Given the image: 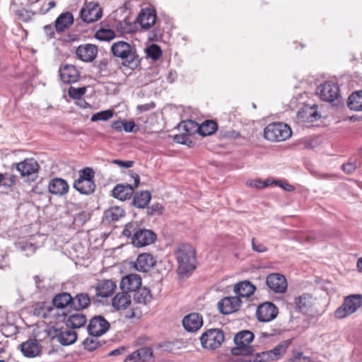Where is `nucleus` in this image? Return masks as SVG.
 I'll use <instances>...</instances> for the list:
<instances>
[{
  "mask_svg": "<svg viewBox=\"0 0 362 362\" xmlns=\"http://www.w3.org/2000/svg\"><path fill=\"white\" fill-rule=\"evenodd\" d=\"M122 234L131 239L132 244L136 247H142L153 244L156 238V234L151 230L146 229L137 222L128 223Z\"/></svg>",
  "mask_w": 362,
  "mask_h": 362,
  "instance_id": "obj_1",
  "label": "nucleus"
},
{
  "mask_svg": "<svg viewBox=\"0 0 362 362\" xmlns=\"http://www.w3.org/2000/svg\"><path fill=\"white\" fill-rule=\"evenodd\" d=\"M116 288L115 283L109 279H104L95 286V295L97 297L107 298L110 296Z\"/></svg>",
  "mask_w": 362,
  "mask_h": 362,
  "instance_id": "obj_27",
  "label": "nucleus"
},
{
  "mask_svg": "<svg viewBox=\"0 0 362 362\" xmlns=\"http://www.w3.org/2000/svg\"><path fill=\"white\" fill-rule=\"evenodd\" d=\"M279 182V180H270V179H266L264 181H262L260 180H254L250 182L249 185L252 187H255L257 189H263L265 187H267L270 186L271 185H274V183Z\"/></svg>",
  "mask_w": 362,
  "mask_h": 362,
  "instance_id": "obj_46",
  "label": "nucleus"
},
{
  "mask_svg": "<svg viewBox=\"0 0 362 362\" xmlns=\"http://www.w3.org/2000/svg\"><path fill=\"white\" fill-rule=\"evenodd\" d=\"M146 53L148 57L153 60H157L160 57L162 50L158 45L152 44L146 49Z\"/></svg>",
  "mask_w": 362,
  "mask_h": 362,
  "instance_id": "obj_45",
  "label": "nucleus"
},
{
  "mask_svg": "<svg viewBox=\"0 0 362 362\" xmlns=\"http://www.w3.org/2000/svg\"><path fill=\"white\" fill-rule=\"evenodd\" d=\"M76 54L80 60L91 62L97 57L98 47L92 44L81 45L77 47Z\"/></svg>",
  "mask_w": 362,
  "mask_h": 362,
  "instance_id": "obj_20",
  "label": "nucleus"
},
{
  "mask_svg": "<svg viewBox=\"0 0 362 362\" xmlns=\"http://www.w3.org/2000/svg\"><path fill=\"white\" fill-rule=\"evenodd\" d=\"M112 116L113 111L112 110H107L93 114L91 116L90 120L92 122L106 121L111 118Z\"/></svg>",
  "mask_w": 362,
  "mask_h": 362,
  "instance_id": "obj_47",
  "label": "nucleus"
},
{
  "mask_svg": "<svg viewBox=\"0 0 362 362\" xmlns=\"http://www.w3.org/2000/svg\"><path fill=\"white\" fill-rule=\"evenodd\" d=\"M241 300L238 296L225 297L218 303V308L223 315H228L239 310Z\"/></svg>",
  "mask_w": 362,
  "mask_h": 362,
  "instance_id": "obj_17",
  "label": "nucleus"
},
{
  "mask_svg": "<svg viewBox=\"0 0 362 362\" xmlns=\"http://www.w3.org/2000/svg\"><path fill=\"white\" fill-rule=\"evenodd\" d=\"M151 199V193L148 191H141L134 194L132 204L139 209L146 208Z\"/></svg>",
  "mask_w": 362,
  "mask_h": 362,
  "instance_id": "obj_36",
  "label": "nucleus"
},
{
  "mask_svg": "<svg viewBox=\"0 0 362 362\" xmlns=\"http://www.w3.org/2000/svg\"><path fill=\"white\" fill-rule=\"evenodd\" d=\"M95 172L93 168L86 167L79 171V180L94 181Z\"/></svg>",
  "mask_w": 362,
  "mask_h": 362,
  "instance_id": "obj_51",
  "label": "nucleus"
},
{
  "mask_svg": "<svg viewBox=\"0 0 362 362\" xmlns=\"http://www.w3.org/2000/svg\"><path fill=\"white\" fill-rule=\"evenodd\" d=\"M288 362H313L310 357L305 356L302 352L294 354Z\"/></svg>",
  "mask_w": 362,
  "mask_h": 362,
  "instance_id": "obj_56",
  "label": "nucleus"
},
{
  "mask_svg": "<svg viewBox=\"0 0 362 362\" xmlns=\"http://www.w3.org/2000/svg\"><path fill=\"white\" fill-rule=\"evenodd\" d=\"M278 314L277 307L272 302H265L259 305L256 311V316L259 321L267 322L273 320Z\"/></svg>",
  "mask_w": 362,
  "mask_h": 362,
  "instance_id": "obj_15",
  "label": "nucleus"
},
{
  "mask_svg": "<svg viewBox=\"0 0 362 362\" xmlns=\"http://www.w3.org/2000/svg\"><path fill=\"white\" fill-rule=\"evenodd\" d=\"M177 262V273L180 275L187 276L196 268V252L190 245H181L175 252Z\"/></svg>",
  "mask_w": 362,
  "mask_h": 362,
  "instance_id": "obj_3",
  "label": "nucleus"
},
{
  "mask_svg": "<svg viewBox=\"0 0 362 362\" xmlns=\"http://www.w3.org/2000/svg\"><path fill=\"white\" fill-rule=\"evenodd\" d=\"M266 284L270 290L275 293H284L287 288V282L284 276L272 273L266 278Z\"/></svg>",
  "mask_w": 362,
  "mask_h": 362,
  "instance_id": "obj_16",
  "label": "nucleus"
},
{
  "mask_svg": "<svg viewBox=\"0 0 362 362\" xmlns=\"http://www.w3.org/2000/svg\"><path fill=\"white\" fill-rule=\"evenodd\" d=\"M28 2L30 5H33V7L30 9H25L21 14L25 21L31 19L35 15L45 14L50 9L56 6V2L54 1H50L48 3V7L46 8H44L45 0H28Z\"/></svg>",
  "mask_w": 362,
  "mask_h": 362,
  "instance_id": "obj_12",
  "label": "nucleus"
},
{
  "mask_svg": "<svg viewBox=\"0 0 362 362\" xmlns=\"http://www.w3.org/2000/svg\"><path fill=\"white\" fill-rule=\"evenodd\" d=\"M116 34L114 30L107 28H100L95 32V37L100 41H110L114 39Z\"/></svg>",
  "mask_w": 362,
  "mask_h": 362,
  "instance_id": "obj_42",
  "label": "nucleus"
},
{
  "mask_svg": "<svg viewBox=\"0 0 362 362\" xmlns=\"http://www.w3.org/2000/svg\"><path fill=\"white\" fill-rule=\"evenodd\" d=\"M73 187L81 194L90 195L95 192L96 185L95 181L78 178L74 181Z\"/></svg>",
  "mask_w": 362,
  "mask_h": 362,
  "instance_id": "obj_31",
  "label": "nucleus"
},
{
  "mask_svg": "<svg viewBox=\"0 0 362 362\" xmlns=\"http://www.w3.org/2000/svg\"><path fill=\"white\" fill-rule=\"evenodd\" d=\"M250 358H238L233 360H231V362H262V361H257V354H255V356L250 355Z\"/></svg>",
  "mask_w": 362,
  "mask_h": 362,
  "instance_id": "obj_64",
  "label": "nucleus"
},
{
  "mask_svg": "<svg viewBox=\"0 0 362 362\" xmlns=\"http://www.w3.org/2000/svg\"><path fill=\"white\" fill-rule=\"evenodd\" d=\"M83 21L90 23L99 20L103 16V10L97 2H88L86 0L83 7L80 11Z\"/></svg>",
  "mask_w": 362,
  "mask_h": 362,
  "instance_id": "obj_13",
  "label": "nucleus"
},
{
  "mask_svg": "<svg viewBox=\"0 0 362 362\" xmlns=\"http://www.w3.org/2000/svg\"><path fill=\"white\" fill-rule=\"evenodd\" d=\"M71 308L75 311H82L88 308L91 303V298L87 293H79L72 296Z\"/></svg>",
  "mask_w": 362,
  "mask_h": 362,
  "instance_id": "obj_30",
  "label": "nucleus"
},
{
  "mask_svg": "<svg viewBox=\"0 0 362 362\" xmlns=\"http://www.w3.org/2000/svg\"><path fill=\"white\" fill-rule=\"evenodd\" d=\"M4 178H2V187L6 189H11L13 186L16 185L18 180V177L10 173H2Z\"/></svg>",
  "mask_w": 362,
  "mask_h": 362,
  "instance_id": "obj_44",
  "label": "nucleus"
},
{
  "mask_svg": "<svg viewBox=\"0 0 362 362\" xmlns=\"http://www.w3.org/2000/svg\"><path fill=\"white\" fill-rule=\"evenodd\" d=\"M83 345L85 349L88 351H93L97 348L100 346L102 344L97 338L88 337L83 341Z\"/></svg>",
  "mask_w": 362,
  "mask_h": 362,
  "instance_id": "obj_48",
  "label": "nucleus"
},
{
  "mask_svg": "<svg viewBox=\"0 0 362 362\" xmlns=\"http://www.w3.org/2000/svg\"><path fill=\"white\" fill-rule=\"evenodd\" d=\"M72 296L69 293L62 292L56 294L52 298V304L57 308L63 309L66 306L71 308Z\"/></svg>",
  "mask_w": 362,
  "mask_h": 362,
  "instance_id": "obj_34",
  "label": "nucleus"
},
{
  "mask_svg": "<svg viewBox=\"0 0 362 362\" xmlns=\"http://www.w3.org/2000/svg\"><path fill=\"white\" fill-rule=\"evenodd\" d=\"M134 292V300L139 303L146 304L151 300L152 296L151 291L147 288L140 287L139 289Z\"/></svg>",
  "mask_w": 362,
  "mask_h": 362,
  "instance_id": "obj_41",
  "label": "nucleus"
},
{
  "mask_svg": "<svg viewBox=\"0 0 362 362\" xmlns=\"http://www.w3.org/2000/svg\"><path fill=\"white\" fill-rule=\"evenodd\" d=\"M318 91L320 98L327 102H333L340 96L338 84L332 81H325L321 84Z\"/></svg>",
  "mask_w": 362,
  "mask_h": 362,
  "instance_id": "obj_14",
  "label": "nucleus"
},
{
  "mask_svg": "<svg viewBox=\"0 0 362 362\" xmlns=\"http://www.w3.org/2000/svg\"><path fill=\"white\" fill-rule=\"evenodd\" d=\"M18 247L22 251L28 252L27 255L35 253L37 249V247L33 243L27 241H21L18 243Z\"/></svg>",
  "mask_w": 362,
  "mask_h": 362,
  "instance_id": "obj_53",
  "label": "nucleus"
},
{
  "mask_svg": "<svg viewBox=\"0 0 362 362\" xmlns=\"http://www.w3.org/2000/svg\"><path fill=\"white\" fill-rule=\"evenodd\" d=\"M139 361L141 362H153V354L151 347H141L137 350Z\"/></svg>",
  "mask_w": 362,
  "mask_h": 362,
  "instance_id": "obj_43",
  "label": "nucleus"
},
{
  "mask_svg": "<svg viewBox=\"0 0 362 362\" xmlns=\"http://www.w3.org/2000/svg\"><path fill=\"white\" fill-rule=\"evenodd\" d=\"M357 168V165L355 163L348 162L347 163L343 164L341 165V169L343 171L348 174H352Z\"/></svg>",
  "mask_w": 362,
  "mask_h": 362,
  "instance_id": "obj_58",
  "label": "nucleus"
},
{
  "mask_svg": "<svg viewBox=\"0 0 362 362\" xmlns=\"http://www.w3.org/2000/svg\"><path fill=\"white\" fill-rule=\"evenodd\" d=\"M86 92V87L74 88L71 86L68 90L69 96L73 99H80Z\"/></svg>",
  "mask_w": 362,
  "mask_h": 362,
  "instance_id": "obj_50",
  "label": "nucleus"
},
{
  "mask_svg": "<svg viewBox=\"0 0 362 362\" xmlns=\"http://www.w3.org/2000/svg\"><path fill=\"white\" fill-rule=\"evenodd\" d=\"M175 140L179 144H186L188 146H189V144L192 143V141L189 140L188 136L186 134L177 135L175 136Z\"/></svg>",
  "mask_w": 362,
  "mask_h": 362,
  "instance_id": "obj_61",
  "label": "nucleus"
},
{
  "mask_svg": "<svg viewBox=\"0 0 362 362\" xmlns=\"http://www.w3.org/2000/svg\"><path fill=\"white\" fill-rule=\"evenodd\" d=\"M64 316L65 324L67 327L71 329H78L85 325L87 319L86 315L81 311L69 312V313H63Z\"/></svg>",
  "mask_w": 362,
  "mask_h": 362,
  "instance_id": "obj_18",
  "label": "nucleus"
},
{
  "mask_svg": "<svg viewBox=\"0 0 362 362\" xmlns=\"http://www.w3.org/2000/svg\"><path fill=\"white\" fill-rule=\"evenodd\" d=\"M255 291V286L249 281H241L234 286V292L238 297H249L254 293Z\"/></svg>",
  "mask_w": 362,
  "mask_h": 362,
  "instance_id": "obj_33",
  "label": "nucleus"
},
{
  "mask_svg": "<svg viewBox=\"0 0 362 362\" xmlns=\"http://www.w3.org/2000/svg\"><path fill=\"white\" fill-rule=\"evenodd\" d=\"M293 340V338L284 340L269 351L257 353L256 361L266 362L279 359L284 355L287 349L292 344Z\"/></svg>",
  "mask_w": 362,
  "mask_h": 362,
  "instance_id": "obj_8",
  "label": "nucleus"
},
{
  "mask_svg": "<svg viewBox=\"0 0 362 362\" xmlns=\"http://www.w3.org/2000/svg\"><path fill=\"white\" fill-rule=\"evenodd\" d=\"M21 173V177H27L28 181H33L37 177L39 169V165L34 159H25L23 161L14 163L12 169L14 168Z\"/></svg>",
  "mask_w": 362,
  "mask_h": 362,
  "instance_id": "obj_10",
  "label": "nucleus"
},
{
  "mask_svg": "<svg viewBox=\"0 0 362 362\" xmlns=\"http://www.w3.org/2000/svg\"><path fill=\"white\" fill-rule=\"evenodd\" d=\"M44 32L49 38H55V33L52 25L44 26Z\"/></svg>",
  "mask_w": 362,
  "mask_h": 362,
  "instance_id": "obj_63",
  "label": "nucleus"
},
{
  "mask_svg": "<svg viewBox=\"0 0 362 362\" xmlns=\"http://www.w3.org/2000/svg\"><path fill=\"white\" fill-rule=\"evenodd\" d=\"M33 309V315L36 317H41L44 319L48 317V313L45 311L46 309V303L45 302H38L36 303L34 305Z\"/></svg>",
  "mask_w": 362,
  "mask_h": 362,
  "instance_id": "obj_49",
  "label": "nucleus"
},
{
  "mask_svg": "<svg viewBox=\"0 0 362 362\" xmlns=\"http://www.w3.org/2000/svg\"><path fill=\"white\" fill-rule=\"evenodd\" d=\"M120 288L125 292L136 291L141 286V278L136 274H131L123 277L120 281Z\"/></svg>",
  "mask_w": 362,
  "mask_h": 362,
  "instance_id": "obj_23",
  "label": "nucleus"
},
{
  "mask_svg": "<svg viewBox=\"0 0 362 362\" xmlns=\"http://www.w3.org/2000/svg\"><path fill=\"white\" fill-rule=\"evenodd\" d=\"M218 129V124L213 120H205L197 128V132L202 136H206L213 134Z\"/></svg>",
  "mask_w": 362,
  "mask_h": 362,
  "instance_id": "obj_39",
  "label": "nucleus"
},
{
  "mask_svg": "<svg viewBox=\"0 0 362 362\" xmlns=\"http://www.w3.org/2000/svg\"><path fill=\"white\" fill-rule=\"evenodd\" d=\"M163 213V207L159 204H154L148 208L147 214L148 216L161 215Z\"/></svg>",
  "mask_w": 362,
  "mask_h": 362,
  "instance_id": "obj_55",
  "label": "nucleus"
},
{
  "mask_svg": "<svg viewBox=\"0 0 362 362\" xmlns=\"http://www.w3.org/2000/svg\"><path fill=\"white\" fill-rule=\"evenodd\" d=\"M156 107V104L153 102L139 105L137 106V110H139L141 112H146L150 110L153 109Z\"/></svg>",
  "mask_w": 362,
  "mask_h": 362,
  "instance_id": "obj_62",
  "label": "nucleus"
},
{
  "mask_svg": "<svg viewBox=\"0 0 362 362\" xmlns=\"http://www.w3.org/2000/svg\"><path fill=\"white\" fill-rule=\"evenodd\" d=\"M199 339L204 349L215 350L219 348L224 341V334L220 329L211 328L203 332Z\"/></svg>",
  "mask_w": 362,
  "mask_h": 362,
  "instance_id": "obj_6",
  "label": "nucleus"
},
{
  "mask_svg": "<svg viewBox=\"0 0 362 362\" xmlns=\"http://www.w3.org/2000/svg\"><path fill=\"white\" fill-rule=\"evenodd\" d=\"M48 188L51 194L63 196L68 192L69 187L65 180L55 177L49 181Z\"/></svg>",
  "mask_w": 362,
  "mask_h": 362,
  "instance_id": "obj_26",
  "label": "nucleus"
},
{
  "mask_svg": "<svg viewBox=\"0 0 362 362\" xmlns=\"http://www.w3.org/2000/svg\"><path fill=\"white\" fill-rule=\"evenodd\" d=\"M110 324L102 315L93 317L87 326V332L89 335L98 337L105 334L110 329Z\"/></svg>",
  "mask_w": 362,
  "mask_h": 362,
  "instance_id": "obj_11",
  "label": "nucleus"
},
{
  "mask_svg": "<svg viewBox=\"0 0 362 362\" xmlns=\"http://www.w3.org/2000/svg\"><path fill=\"white\" fill-rule=\"evenodd\" d=\"M254 339V334L248 330L240 331L237 333L233 339L235 346L231 349V353L235 356L253 355L255 351L250 344Z\"/></svg>",
  "mask_w": 362,
  "mask_h": 362,
  "instance_id": "obj_4",
  "label": "nucleus"
},
{
  "mask_svg": "<svg viewBox=\"0 0 362 362\" xmlns=\"http://www.w3.org/2000/svg\"><path fill=\"white\" fill-rule=\"evenodd\" d=\"M292 134L290 127L283 122L269 124L264 129V138L270 141H282L288 139Z\"/></svg>",
  "mask_w": 362,
  "mask_h": 362,
  "instance_id": "obj_5",
  "label": "nucleus"
},
{
  "mask_svg": "<svg viewBox=\"0 0 362 362\" xmlns=\"http://www.w3.org/2000/svg\"><path fill=\"white\" fill-rule=\"evenodd\" d=\"M156 18V13L154 9L145 8L141 11L136 21L142 28L149 29L155 24Z\"/></svg>",
  "mask_w": 362,
  "mask_h": 362,
  "instance_id": "obj_24",
  "label": "nucleus"
},
{
  "mask_svg": "<svg viewBox=\"0 0 362 362\" xmlns=\"http://www.w3.org/2000/svg\"><path fill=\"white\" fill-rule=\"evenodd\" d=\"M124 214L123 208L117 206H111L105 211V217L110 222L118 221Z\"/></svg>",
  "mask_w": 362,
  "mask_h": 362,
  "instance_id": "obj_40",
  "label": "nucleus"
},
{
  "mask_svg": "<svg viewBox=\"0 0 362 362\" xmlns=\"http://www.w3.org/2000/svg\"><path fill=\"white\" fill-rule=\"evenodd\" d=\"M131 303V296L127 292L122 291L117 293L112 299V306L116 310L125 309Z\"/></svg>",
  "mask_w": 362,
  "mask_h": 362,
  "instance_id": "obj_37",
  "label": "nucleus"
},
{
  "mask_svg": "<svg viewBox=\"0 0 362 362\" xmlns=\"http://www.w3.org/2000/svg\"><path fill=\"white\" fill-rule=\"evenodd\" d=\"M295 305L299 312L306 313L313 305L312 296L304 293L296 298Z\"/></svg>",
  "mask_w": 362,
  "mask_h": 362,
  "instance_id": "obj_35",
  "label": "nucleus"
},
{
  "mask_svg": "<svg viewBox=\"0 0 362 362\" xmlns=\"http://www.w3.org/2000/svg\"><path fill=\"white\" fill-rule=\"evenodd\" d=\"M156 263V258L150 253L140 254L134 262L135 269L141 272H148Z\"/></svg>",
  "mask_w": 362,
  "mask_h": 362,
  "instance_id": "obj_22",
  "label": "nucleus"
},
{
  "mask_svg": "<svg viewBox=\"0 0 362 362\" xmlns=\"http://www.w3.org/2000/svg\"><path fill=\"white\" fill-rule=\"evenodd\" d=\"M55 333V337H57L58 341L63 346H68L74 344L77 339V333L71 329H66L64 331H59L58 329L52 327Z\"/></svg>",
  "mask_w": 362,
  "mask_h": 362,
  "instance_id": "obj_29",
  "label": "nucleus"
},
{
  "mask_svg": "<svg viewBox=\"0 0 362 362\" xmlns=\"http://www.w3.org/2000/svg\"><path fill=\"white\" fill-rule=\"evenodd\" d=\"M347 107L354 111H362V90L352 93L347 100Z\"/></svg>",
  "mask_w": 362,
  "mask_h": 362,
  "instance_id": "obj_38",
  "label": "nucleus"
},
{
  "mask_svg": "<svg viewBox=\"0 0 362 362\" xmlns=\"http://www.w3.org/2000/svg\"><path fill=\"white\" fill-rule=\"evenodd\" d=\"M297 117L303 122H313L320 117L317 110L309 106H305L298 110Z\"/></svg>",
  "mask_w": 362,
  "mask_h": 362,
  "instance_id": "obj_32",
  "label": "nucleus"
},
{
  "mask_svg": "<svg viewBox=\"0 0 362 362\" xmlns=\"http://www.w3.org/2000/svg\"><path fill=\"white\" fill-rule=\"evenodd\" d=\"M90 216L88 213L81 211L75 216L74 223L78 226H83L90 219Z\"/></svg>",
  "mask_w": 362,
  "mask_h": 362,
  "instance_id": "obj_52",
  "label": "nucleus"
},
{
  "mask_svg": "<svg viewBox=\"0 0 362 362\" xmlns=\"http://www.w3.org/2000/svg\"><path fill=\"white\" fill-rule=\"evenodd\" d=\"M182 324L187 332H197L203 325L202 316L198 313H191L183 317Z\"/></svg>",
  "mask_w": 362,
  "mask_h": 362,
  "instance_id": "obj_19",
  "label": "nucleus"
},
{
  "mask_svg": "<svg viewBox=\"0 0 362 362\" xmlns=\"http://www.w3.org/2000/svg\"><path fill=\"white\" fill-rule=\"evenodd\" d=\"M138 129L134 121L127 122L124 120L123 130L126 132H136Z\"/></svg>",
  "mask_w": 362,
  "mask_h": 362,
  "instance_id": "obj_60",
  "label": "nucleus"
},
{
  "mask_svg": "<svg viewBox=\"0 0 362 362\" xmlns=\"http://www.w3.org/2000/svg\"><path fill=\"white\" fill-rule=\"evenodd\" d=\"M199 127V124L193 120H187L184 122L183 129L186 133L192 134L197 132V128Z\"/></svg>",
  "mask_w": 362,
  "mask_h": 362,
  "instance_id": "obj_54",
  "label": "nucleus"
},
{
  "mask_svg": "<svg viewBox=\"0 0 362 362\" xmlns=\"http://www.w3.org/2000/svg\"><path fill=\"white\" fill-rule=\"evenodd\" d=\"M112 54L122 61L124 66L136 68L140 64L139 56L135 45L123 40L117 41L111 45Z\"/></svg>",
  "mask_w": 362,
  "mask_h": 362,
  "instance_id": "obj_2",
  "label": "nucleus"
},
{
  "mask_svg": "<svg viewBox=\"0 0 362 362\" xmlns=\"http://www.w3.org/2000/svg\"><path fill=\"white\" fill-rule=\"evenodd\" d=\"M74 23V16L71 13L66 11L61 13L55 20L54 28L58 33L69 29Z\"/></svg>",
  "mask_w": 362,
  "mask_h": 362,
  "instance_id": "obj_28",
  "label": "nucleus"
},
{
  "mask_svg": "<svg viewBox=\"0 0 362 362\" xmlns=\"http://www.w3.org/2000/svg\"><path fill=\"white\" fill-rule=\"evenodd\" d=\"M252 249L257 252H264L267 250V247L257 241L255 238L252 239Z\"/></svg>",
  "mask_w": 362,
  "mask_h": 362,
  "instance_id": "obj_57",
  "label": "nucleus"
},
{
  "mask_svg": "<svg viewBox=\"0 0 362 362\" xmlns=\"http://www.w3.org/2000/svg\"><path fill=\"white\" fill-rule=\"evenodd\" d=\"M21 351L24 356L34 358L41 351V346L35 339H30L21 344Z\"/></svg>",
  "mask_w": 362,
  "mask_h": 362,
  "instance_id": "obj_25",
  "label": "nucleus"
},
{
  "mask_svg": "<svg viewBox=\"0 0 362 362\" xmlns=\"http://www.w3.org/2000/svg\"><path fill=\"white\" fill-rule=\"evenodd\" d=\"M362 305V295L354 294L345 298L342 305L335 311V316L342 319L355 313Z\"/></svg>",
  "mask_w": 362,
  "mask_h": 362,
  "instance_id": "obj_7",
  "label": "nucleus"
},
{
  "mask_svg": "<svg viewBox=\"0 0 362 362\" xmlns=\"http://www.w3.org/2000/svg\"><path fill=\"white\" fill-rule=\"evenodd\" d=\"M61 80L64 83H74L78 81L80 72L74 65L66 64L59 69Z\"/></svg>",
  "mask_w": 362,
  "mask_h": 362,
  "instance_id": "obj_21",
  "label": "nucleus"
},
{
  "mask_svg": "<svg viewBox=\"0 0 362 362\" xmlns=\"http://www.w3.org/2000/svg\"><path fill=\"white\" fill-rule=\"evenodd\" d=\"M112 163L116 164L121 168H132L134 165V161L132 160H122L118 159H114L112 160Z\"/></svg>",
  "mask_w": 362,
  "mask_h": 362,
  "instance_id": "obj_59",
  "label": "nucleus"
},
{
  "mask_svg": "<svg viewBox=\"0 0 362 362\" xmlns=\"http://www.w3.org/2000/svg\"><path fill=\"white\" fill-rule=\"evenodd\" d=\"M132 177L134 180L133 185L129 184H117L112 190V196L120 201H125L129 199L133 193L134 189L139 185L140 177L136 173H132Z\"/></svg>",
  "mask_w": 362,
  "mask_h": 362,
  "instance_id": "obj_9",
  "label": "nucleus"
}]
</instances>
